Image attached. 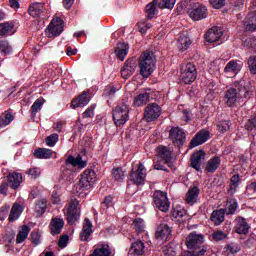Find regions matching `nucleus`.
I'll return each mask as SVG.
<instances>
[{
	"label": "nucleus",
	"instance_id": "nucleus-11",
	"mask_svg": "<svg viewBox=\"0 0 256 256\" xmlns=\"http://www.w3.org/2000/svg\"><path fill=\"white\" fill-rule=\"evenodd\" d=\"M65 25H63V19L56 17L54 18L46 29L47 37H59L63 33Z\"/></svg>",
	"mask_w": 256,
	"mask_h": 256
},
{
	"label": "nucleus",
	"instance_id": "nucleus-2",
	"mask_svg": "<svg viewBox=\"0 0 256 256\" xmlns=\"http://www.w3.org/2000/svg\"><path fill=\"white\" fill-rule=\"evenodd\" d=\"M251 92L241 84H234L225 92L224 101L227 107H235L237 103H242L244 99L250 97Z\"/></svg>",
	"mask_w": 256,
	"mask_h": 256
},
{
	"label": "nucleus",
	"instance_id": "nucleus-46",
	"mask_svg": "<svg viewBox=\"0 0 256 256\" xmlns=\"http://www.w3.org/2000/svg\"><path fill=\"white\" fill-rule=\"evenodd\" d=\"M31 232V228L29 226L24 225L19 230L17 236H16V243H23L27 237H29V233Z\"/></svg>",
	"mask_w": 256,
	"mask_h": 256
},
{
	"label": "nucleus",
	"instance_id": "nucleus-12",
	"mask_svg": "<svg viewBox=\"0 0 256 256\" xmlns=\"http://www.w3.org/2000/svg\"><path fill=\"white\" fill-rule=\"evenodd\" d=\"M189 16L193 21H201V19H207V7L201 3H196L188 11Z\"/></svg>",
	"mask_w": 256,
	"mask_h": 256
},
{
	"label": "nucleus",
	"instance_id": "nucleus-35",
	"mask_svg": "<svg viewBox=\"0 0 256 256\" xmlns=\"http://www.w3.org/2000/svg\"><path fill=\"white\" fill-rule=\"evenodd\" d=\"M150 98L151 94H149L148 92L139 94L134 98L133 107H143V105H147Z\"/></svg>",
	"mask_w": 256,
	"mask_h": 256
},
{
	"label": "nucleus",
	"instance_id": "nucleus-26",
	"mask_svg": "<svg viewBox=\"0 0 256 256\" xmlns=\"http://www.w3.org/2000/svg\"><path fill=\"white\" fill-rule=\"evenodd\" d=\"M34 157L36 159H51V157H57V152L47 148H39L34 151Z\"/></svg>",
	"mask_w": 256,
	"mask_h": 256
},
{
	"label": "nucleus",
	"instance_id": "nucleus-60",
	"mask_svg": "<svg viewBox=\"0 0 256 256\" xmlns=\"http://www.w3.org/2000/svg\"><path fill=\"white\" fill-rule=\"evenodd\" d=\"M95 107H97L95 104L90 105L84 113H83V118L87 119V117H94L95 116Z\"/></svg>",
	"mask_w": 256,
	"mask_h": 256
},
{
	"label": "nucleus",
	"instance_id": "nucleus-34",
	"mask_svg": "<svg viewBox=\"0 0 256 256\" xmlns=\"http://www.w3.org/2000/svg\"><path fill=\"white\" fill-rule=\"evenodd\" d=\"M157 153L159 159H161L163 163H171V150H169V148L165 146H159L157 148Z\"/></svg>",
	"mask_w": 256,
	"mask_h": 256
},
{
	"label": "nucleus",
	"instance_id": "nucleus-23",
	"mask_svg": "<svg viewBox=\"0 0 256 256\" xmlns=\"http://www.w3.org/2000/svg\"><path fill=\"white\" fill-rule=\"evenodd\" d=\"M191 167L197 171H201V164L205 161V152L203 150L195 152L191 158Z\"/></svg>",
	"mask_w": 256,
	"mask_h": 256
},
{
	"label": "nucleus",
	"instance_id": "nucleus-52",
	"mask_svg": "<svg viewBox=\"0 0 256 256\" xmlns=\"http://www.w3.org/2000/svg\"><path fill=\"white\" fill-rule=\"evenodd\" d=\"M113 207V197L106 196L101 203V209L104 213H107V209Z\"/></svg>",
	"mask_w": 256,
	"mask_h": 256
},
{
	"label": "nucleus",
	"instance_id": "nucleus-40",
	"mask_svg": "<svg viewBox=\"0 0 256 256\" xmlns=\"http://www.w3.org/2000/svg\"><path fill=\"white\" fill-rule=\"evenodd\" d=\"M136 233L138 236L147 237V232L145 231V221L141 218H136L133 222Z\"/></svg>",
	"mask_w": 256,
	"mask_h": 256
},
{
	"label": "nucleus",
	"instance_id": "nucleus-53",
	"mask_svg": "<svg viewBox=\"0 0 256 256\" xmlns=\"http://www.w3.org/2000/svg\"><path fill=\"white\" fill-rule=\"evenodd\" d=\"M59 141V134L53 133L46 138V145L48 147H55Z\"/></svg>",
	"mask_w": 256,
	"mask_h": 256
},
{
	"label": "nucleus",
	"instance_id": "nucleus-13",
	"mask_svg": "<svg viewBox=\"0 0 256 256\" xmlns=\"http://www.w3.org/2000/svg\"><path fill=\"white\" fill-rule=\"evenodd\" d=\"M146 172L147 170L145 169V166L143 165V163H139L138 169L136 171L134 170L131 171L130 179L136 185H144L145 178L147 177Z\"/></svg>",
	"mask_w": 256,
	"mask_h": 256
},
{
	"label": "nucleus",
	"instance_id": "nucleus-9",
	"mask_svg": "<svg viewBox=\"0 0 256 256\" xmlns=\"http://www.w3.org/2000/svg\"><path fill=\"white\" fill-rule=\"evenodd\" d=\"M181 80L186 85H191L195 79H197V68L193 63H188L181 68Z\"/></svg>",
	"mask_w": 256,
	"mask_h": 256
},
{
	"label": "nucleus",
	"instance_id": "nucleus-24",
	"mask_svg": "<svg viewBox=\"0 0 256 256\" xmlns=\"http://www.w3.org/2000/svg\"><path fill=\"white\" fill-rule=\"evenodd\" d=\"M235 231L238 235H247L249 233V224L247 220L242 217H238L235 220Z\"/></svg>",
	"mask_w": 256,
	"mask_h": 256
},
{
	"label": "nucleus",
	"instance_id": "nucleus-48",
	"mask_svg": "<svg viewBox=\"0 0 256 256\" xmlns=\"http://www.w3.org/2000/svg\"><path fill=\"white\" fill-rule=\"evenodd\" d=\"M61 178L63 181H68L71 183V181L75 179V172L66 165L62 170Z\"/></svg>",
	"mask_w": 256,
	"mask_h": 256
},
{
	"label": "nucleus",
	"instance_id": "nucleus-27",
	"mask_svg": "<svg viewBox=\"0 0 256 256\" xmlns=\"http://www.w3.org/2000/svg\"><path fill=\"white\" fill-rule=\"evenodd\" d=\"M21 183H23V175L21 173L13 172L8 175V185L12 189H19Z\"/></svg>",
	"mask_w": 256,
	"mask_h": 256
},
{
	"label": "nucleus",
	"instance_id": "nucleus-51",
	"mask_svg": "<svg viewBox=\"0 0 256 256\" xmlns=\"http://www.w3.org/2000/svg\"><path fill=\"white\" fill-rule=\"evenodd\" d=\"M112 177L115 181H123L125 179V171L122 168H114L112 171Z\"/></svg>",
	"mask_w": 256,
	"mask_h": 256
},
{
	"label": "nucleus",
	"instance_id": "nucleus-43",
	"mask_svg": "<svg viewBox=\"0 0 256 256\" xmlns=\"http://www.w3.org/2000/svg\"><path fill=\"white\" fill-rule=\"evenodd\" d=\"M244 27L246 31H255L256 30V13L248 15L244 20Z\"/></svg>",
	"mask_w": 256,
	"mask_h": 256
},
{
	"label": "nucleus",
	"instance_id": "nucleus-49",
	"mask_svg": "<svg viewBox=\"0 0 256 256\" xmlns=\"http://www.w3.org/2000/svg\"><path fill=\"white\" fill-rule=\"evenodd\" d=\"M44 104H45V99L38 98L31 106L32 115H34V116L37 115V113H39V111H41Z\"/></svg>",
	"mask_w": 256,
	"mask_h": 256
},
{
	"label": "nucleus",
	"instance_id": "nucleus-31",
	"mask_svg": "<svg viewBox=\"0 0 256 256\" xmlns=\"http://www.w3.org/2000/svg\"><path fill=\"white\" fill-rule=\"evenodd\" d=\"M147 251V247H145V243L141 240H137L136 242L132 243L130 248V252L133 253L135 256L145 255Z\"/></svg>",
	"mask_w": 256,
	"mask_h": 256
},
{
	"label": "nucleus",
	"instance_id": "nucleus-59",
	"mask_svg": "<svg viewBox=\"0 0 256 256\" xmlns=\"http://www.w3.org/2000/svg\"><path fill=\"white\" fill-rule=\"evenodd\" d=\"M217 127H218V131H220V133H225L226 131H229V128L231 127V125H229V121L222 120V121L218 122Z\"/></svg>",
	"mask_w": 256,
	"mask_h": 256
},
{
	"label": "nucleus",
	"instance_id": "nucleus-7",
	"mask_svg": "<svg viewBox=\"0 0 256 256\" xmlns=\"http://www.w3.org/2000/svg\"><path fill=\"white\" fill-rule=\"evenodd\" d=\"M154 205L162 211V213H168L171 207V202H169V197H167V192L161 190H156L153 195Z\"/></svg>",
	"mask_w": 256,
	"mask_h": 256
},
{
	"label": "nucleus",
	"instance_id": "nucleus-25",
	"mask_svg": "<svg viewBox=\"0 0 256 256\" xmlns=\"http://www.w3.org/2000/svg\"><path fill=\"white\" fill-rule=\"evenodd\" d=\"M173 219H177L180 223H185L189 219V214L187 210L181 206H176L172 210Z\"/></svg>",
	"mask_w": 256,
	"mask_h": 256
},
{
	"label": "nucleus",
	"instance_id": "nucleus-38",
	"mask_svg": "<svg viewBox=\"0 0 256 256\" xmlns=\"http://www.w3.org/2000/svg\"><path fill=\"white\" fill-rule=\"evenodd\" d=\"M225 210L221 208L220 210H214L211 214V221L214 225H221L225 221Z\"/></svg>",
	"mask_w": 256,
	"mask_h": 256
},
{
	"label": "nucleus",
	"instance_id": "nucleus-61",
	"mask_svg": "<svg viewBox=\"0 0 256 256\" xmlns=\"http://www.w3.org/2000/svg\"><path fill=\"white\" fill-rule=\"evenodd\" d=\"M213 9H221L225 5V0H210Z\"/></svg>",
	"mask_w": 256,
	"mask_h": 256
},
{
	"label": "nucleus",
	"instance_id": "nucleus-10",
	"mask_svg": "<svg viewBox=\"0 0 256 256\" xmlns=\"http://www.w3.org/2000/svg\"><path fill=\"white\" fill-rule=\"evenodd\" d=\"M28 13L34 19H49V10H47V7L43 3L36 2L31 4Z\"/></svg>",
	"mask_w": 256,
	"mask_h": 256
},
{
	"label": "nucleus",
	"instance_id": "nucleus-55",
	"mask_svg": "<svg viewBox=\"0 0 256 256\" xmlns=\"http://www.w3.org/2000/svg\"><path fill=\"white\" fill-rule=\"evenodd\" d=\"M162 255L163 256H175L177 255V252L175 251V248L171 246V244L165 245L162 247Z\"/></svg>",
	"mask_w": 256,
	"mask_h": 256
},
{
	"label": "nucleus",
	"instance_id": "nucleus-58",
	"mask_svg": "<svg viewBox=\"0 0 256 256\" xmlns=\"http://www.w3.org/2000/svg\"><path fill=\"white\" fill-rule=\"evenodd\" d=\"M248 69L252 75H256V56L248 59Z\"/></svg>",
	"mask_w": 256,
	"mask_h": 256
},
{
	"label": "nucleus",
	"instance_id": "nucleus-64",
	"mask_svg": "<svg viewBox=\"0 0 256 256\" xmlns=\"http://www.w3.org/2000/svg\"><path fill=\"white\" fill-rule=\"evenodd\" d=\"M244 44L256 51V38H249Z\"/></svg>",
	"mask_w": 256,
	"mask_h": 256
},
{
	"label": "nucleus",
	"instance_id": "nucleus-6",
	"mask_svg": "<svg viewBox=\"0 0 256 256\" xmlns=\"http://www.w3.org/2000/svg\"><path fill=\"white\" fill-rule=\"evenodd\" d=\"M67 221L69 225H75L81 217V207L79 206V200L72 199L70 203L66 206L65 212Z\"/></svg>",
	"mask_w": 256,
	"mask_h": 256
},
{
	"label": "nucleus",
	"instance_id": "nucleus-37",
	"mask_svg": "<svg viewBox=\"0 0 256 256\" xmlns=\"http://www.w3.org/2000/svg\"><path fill=\"white\" fill-rule=\"evenodd\" d=\"M239 204L235 198H230L226 202V207L223 208V211L226 215H235Z\"/></svg>",
	"mask_w": 256,
	"mask_h": 256
},
{
	"label": "nucleus",
	"instance_id": "nucleus-3",
	"mask_svg": "<svg viewBox=\"0 0 256 256\" xmlns=\"http://www.w3.org/2000/svg\"><path fill=\"white\" fill-rule=\"evenodd\" d=\"M205 243V236L197 234V232H191L186 238V247L192 249L187 252V256H205L207 253V247L203 246Z\"/></svg>",
	"mask_w": 256,
	"mask_h": 256
},
{
	"label": "nucleus",
	"instance_id": "nucleus-8",
	"mask_svg": "<svg viewBox=\"0 0 256 256\" xmlns=\"http://www.w3.org/2000/svg\"><path fill=\"white\" fill-rule=\"evenodd\" d=\"M163 109L157 103H150L144 109V119L147 123H152V121H157L161 117Z\"/></svg>",
	"mask_w": 256,
	"mask_h": 256
},
{
	"label": "nucleus",
	"instance_id": "nucleus-1",
	"mask_svg": "<svg viewBox=\"0 0 256 256\" xmlns=\"http://www.w3.org/2000/svg\"><path fill=\"white\" fill-rule=\"evenodd\" d=\"M97 181V173L93 169H86L80 175L79 182L74 186V193L82 199L87 195L86 191L93 189Z\"/></svg>",
	"mask_w": 256,
	"mask_h": 256
},
{
	"label": "nucleus",
	"instance_id": "nucleus-63",
	"mask_svg": "<svg viewBox=\"0 0 256 256\" xmlns=\"http://www.w3.org/2000/svg\"><path fill=\"white\" fill-rule=\"evenodd\" d=\"M138 29L142 34L147 33V30L151 29V24H147V22H139Z\"/></svg>",
	"mask_w": 256,
	"mask_h": 256
},
{
	"label": "nucleus",
	"instance_id": "nucleus-62",
	"mask_svg": "<svg viewBox=\"0 0 256 256\" xmlns=\"http://www.w3.org/2000/svg\"><path fill=\"white\" fill-rule=\"evenodd\" d=\"M247 195H255L256 193V182H251L246 186Z\"/></svg>",
	"mask_w": 256,
	"mask_h": 256
},
{
	"label": "nucleus",
	"instance_id": "nucleus-15",
	"mask_svg": "<svg viewBox=\"0 0 256 256\" xmlns=\"http://www.w3.org/2000/svg\"><path fill=\"white\" fill-rule=\"evenodd\" d=\"M173 230L167 224H160L156 230L155 237L158 241H169Z\"/></svg>",
	"mask_w": 256,
	"mask_h": 256
},
{
	"label": "nucleus",
	"instance_id": "nucleus-19",
	"mask_svg": "<svg viewBox=\"0 0 256 256\" xmlns=\"http://www.w3.org/2000/svg\"><path fill=\"white\" fill-rule=\"evenodd\" d=\"M209 131L200 130L191 140L190 149H194V147H199V145H203L206 141H209Z\"/></svg>",
	"mask_w": 256,
	"mask_h": 256
},
{
	"label": "nucleus",
	"instance_id": "nucleus-22",
	"mask_svg": "<svg viewBox=\"0 0 256 256\" xmlns=\"http://www.w3.org/2000/svg\"><path fill=\"white\" fill-rule=\"evenodd\" d=\"M91 101V94L87 91L82 92L78 96V98L74 99L71 103L72 109H77V107H85L86 105H89V102Z\"/></svg>",
	"mask_w": 256,
	"mask_h": 256
},
{
	"label": "nucleus",
	"instance_id": "nucleus-20",
	"mask_svg": "<svg viewBox=\"0 0 256 256\" xmlns=\"http://www.w3.org/2000/svg\"><path fill=\"white\" fill-rule=\"evenodd\" d=\"M223 37V29L217 26L210 28L205 35V39L208 43H215Z\"/></svg>",
	"mask_w": 256,
	"mask_h": 256
},
{
	"label": "nucleus",
	"instance_id": "nucleus-17",
	"mask_svg": "<svg viewBox=\"0 0 256 256\" xmlns=\"http://www.w3.org/2000/svg\"><path fill=\"white\" fill-rule=\"evenodd\" d=\"M185 132L179 127L171 128L170 130V139L174 143V145H177V147H181L183 143H185Z\"/></svg>",
	"mask_w": 256,
	"mask_h": 256
},
{
	"label": "nucleus",
	"instance_id": "nucleus-18",
	"mask_svg": "<svg viewBox=\"0 0 256 256\" xmlns=\"http://www.w3.org/2000/svg\"><path fill=\"white\" fill-rule=\"evenodd\" d=\"M90 256H113V252L111 251V246L106 242H99L94 245L93 253Z\"/></svg>",
	"mask_w": 256,
	"mask_h": 256
},
{
	"label": "nucleus",
	"instance_id": "nucleus-32",
	"mask_svg": "<svg viewBox=\"0 0 256 256\" xmlns=\"http://www.w3.org/2000/svg\"><path fill=\"white\" fill-rule=\"evenodd\" d=\"M21 213H23V206L20 204H17V203L13 204V206L10 210L8 221L10 223L17 221V219H19V217H21Z\"/></svg>",
	"mask_w": 256,
	"mask_h": 256
},
{
	"label": "nucleus",
	"instance_id": "nucleus-56",
	"mask_svg": "<svg viewBox=\"0 0 256 256\" xmlns=\"http://www.w3.org/2000/svg\"><path fill=\"white\" fill-rule=\"evenodd\" d=\"M211 237L213 241H223V239H227V233L221 230H218L212 233Z\"/></svg>",
	"mask_w": 256,
	"mask_h": 256
},
{
	"label": "nucleus",
	"instance_id": "nucleus-30",
	"mask_svg": "<svg viewBox=\"0 0 256 256\" xmlns=\"http://www.w3.org/2000/svg\"><path fill=\"white\" fill-rule=\"evenodd\" d=\"M241 185V176L238 174H234L230 178V186L227 190L228 195L233 196L237 193V188Z\"/></svg>",
	"mask_w": 256,
	"mask_h": 256
},
{
	"label": "nucleus",
	"instance_id": "nucleus-21",
	"mask_svg": "<svg viewBox=\"0 0 256 256\" xmlns=\"http://www.w3.org/2000/svg\"><path fill=\"white\" fill-rule=\"evenodd\" d=\"M91 235H93V222L89 218H85L80 232V241H89Z\"/></svg>",
	"mask_w": 256,
	"mask_h": 256
},
{
	"label": "nucleus",
	"instance_id": "nucleus-42",
	"mask_svg": "<svg viewBox=\"0 0 256 256\" xmlns=\"http://www.w3.org/2000/svg\"><path fill=\"white\" fill-rule=\"evenodd\" d=\"M15 120V116L10 111H5L0 116V127H7Z\"/></svg>",
	"mask_w": 256,
	"mask_h": 256
},
{
	"label": "nucleus",
	"instance_id": "nucleus-47",
	"mask_svg": "<svg viewBox=\"0 0 256 256\" xmlns=\"http://www.w3.org/2000/svg\"><path fill=\"white\" fill-rule=\"evenodd\" d=\"M34 211L37 214V217H41L47 211V200L40 199L36 202Z\"/></svg>",
	"mask_w": 256,
	"mask_h": 256
},
{
	"label": "nucleus",
	"instance_id": "nucleus-57",
	"mask_svg": "<svg viewBox=\"0 0 256 256\" xmlns=\"http://www.w3.org/2000/svg\"><path fill=\"white\" fill-rule=\"evenodd\" d=\"M27 174L29 175V177H31V179H37L38 177H41V168L39 167L30 168Z\"/></svg>",
	"mask_w": 256,
	"mask_h": 256
},
{
	"label": "nucleus",
	"instance_id": "nucleus-33",
	"mask_svg": "<svg viewBox=\"0 0 256 256\" xmlns=\"http://www.w3.org/2000/svg\"><path fill=\"white\" fill-rule=\"evenodd\" d=\"M65 225V221L61 218H53L50 223V229L52 235H59L61 233L63 227Z\"/></svg>",
	"mask_w": 256,
	"mask_h": 256
},
{
	"label": "nucleus",
	"instance_id": "nucleus-44",
	"mask_svg": "<svg viewBox=\"0 0 256 256\" xmlns=\"http://www.w3.org/2000/svg\"><path fill=\"white\" fill-rule=\"evenodd\" d=\"M159 3V0H153L146 6V13L148 19H153V17H155V15L157 14V7H159Z\"/></svg>",
	"mask_w": 256,
	"mask_h": 256
},
{
	"label": "nucleus",
	"instance_id": "nucleus-16",
	"mask_svg": "<svg viewBox=\"0 0 256 256\" xmlns=\"http://www.w3.org/2000/svg\"><path fill=\"white\" fill-rule=\"evenodd\" d=\"M135 69H137V58L128 59L121 69L123 79H129L135 73Z\"/></svg>",
	"mask_w": 256,
	"mask_h": 256
},
{
	"label": "nucleus",
	"instance_id": "nucleus-14",
	"mask_svg": "<svg viewBox=\"0 0 256 256\" xmlns=\"http://www.w3.org/2000/svg\"><path fill=\"white\" fill-rule=\"evenodd\" d=\"M66 167L72 166L77 169H85L87 167V159L83 158L81 154L77 156L70 155L65 161Z\"/></svg>",
	"mask_w": 256,
	"mask_h": 256
},
{
	"label": "nucleus",
	"instance_id": "nucleus-45",
	"mask_svg": "<svg viewBox=\"0 0 256 256\" xmlns=\"http://www.w3.org/2000/svg\"><path fill=\"white\" fill-rule=\"evenodd\" d=\"M191 38L186 35H180L178 39V49L179 51H187L188 47L191 46Z\"/></svg>",
	"mask_w": 256,
	"mask_h": 256
},
{
	"label": "nucleus",
	"instance_id": "nucleus-4",
	"mask_svg": "<svg viewBox=\"0 0 256 256\" xmlns=\"http://www.w3.org/2000/svg\"><path fill=\"white\" fill-rule=\"evenodd\" d=\"M156 58L153 52H144L139 58L140 75L149 77L155 71Z\"/></svg>",
	"mask_w": 256,
	"mask_h": 256
},
{
	"label": "nucleus",
	"instance_id": "nucleus-36",
	"mask_svg": "<svg viewBox=\"0 0 256 256\" xmlns=\"http://www.w3.org/2000/svg\"><path fill=\"white\" fill-rule=\"evenodd\" d=\"M242 67L239 62L231 60L228 62L224 68V73H232V75H237L241 71Z\"/></svg>",
	"mask_w": 256,
	"mask_h": 256
},
{
	"label": "nucleus",
	"instance_id": "nucleus-5",
	"mask_svg": "<svg viewBox=\"0 0 256 256\" xmlns=\"http://www.w3.org/2000/svg\"><path fill=\"white\" fill-rule=\"evenodd\" d=\"M113 119L116 127H121L129 121V104L119 103L113 110Z\"/></svg>",
	"mask_w": 256,
	"mask_h": 256
},
{
	"label": "nucleus",
	"instance_id": "nucleus-50",
	"mask_svg": "<svg viewBox=\"0 0 256 256\" xmlns=\"http://www.w3.org/2000/svg\"><path fill=\"white\" fill-rule=\"evenodd\" d=\"M0 51L4 53V55H10L13 52V48L9 45L7 40L0 41Z\"/></svg>",
	"mask_w": 256,
	"mask_h": 256
},
{
	"label": "nucleus",
	"instance_id": "nucleus-54",
	"mask_svg": "<svg viewBox=\"0 0 256 256\" xmlns=\"http://www.w3.org/2000/svg\"><path fill=\"white\" fill-rule=\"evenodd\" d=\"M175 3H177V0H162V2L158 4V9H173Z\"/></svg>",
	"mask_w": 256,
	"mask_h": 256
},
{
	"label": "nucleus",
	"instance_id": "nucleus-29",
	"mask_svg": "<svg viewBox=\"0 0 256 256\" xmlns=\"http://www.w3.org/2000/svg\"><path fill=\"white\" fill-rule=\"evenodd\" d=\"M115 53L119 61H125V57H127V54L129 53V44L125 42L119 43L116 47Z\"/></svg>",
	"mask_w": 256,
	"mask_h": 256
},
{
	"label": "nucleus",
	"instance_id": "nucleus-28",
	"mask_svg": "<svg viewBox=\"0 0 256 256\" xmlns=\"http://www.w3.org/2000/svg\"><path fill=\"white\" fill-rule=\"evenodd\" d=\"M199 193H201V190H199L197 187H192L188 190L186 193V203L188 205H195L197 201H199Z\"/></svg>",
	"mask_w": 256,
	"mask_h": 256
},
{
	"label": "nucleus",
	"instance_id": "nucleus-39",
	"mask_svg": "<svg viewBox=\"0 0 256 256\" xmlns=\"http://www.w3.org/2000/svg\"><path fill=\"white\" fill-rule=\"evenodd\" d=\"M219 165H221V158L216 156L207 162L205 171L207 173H215L219 169Z\"/></svg>",
	"mask_w": 256,
	"mask_h": 256
},
{
	"label": "nucleus",
	"instance_id": "nucleus-41",
	"mask_svg": "<svg viewBox=\"0 0 256 256\" xmlns=\"http://www.w3.org/2000/svg\"><path fill=\"white\" fill-rule=\"evenodd\" d=\"M15 33V25L11 22L0 24V35H13Z\"/></svg>",
	"mask_w": 256,
	"mask_h": 256
}]
</instances>
